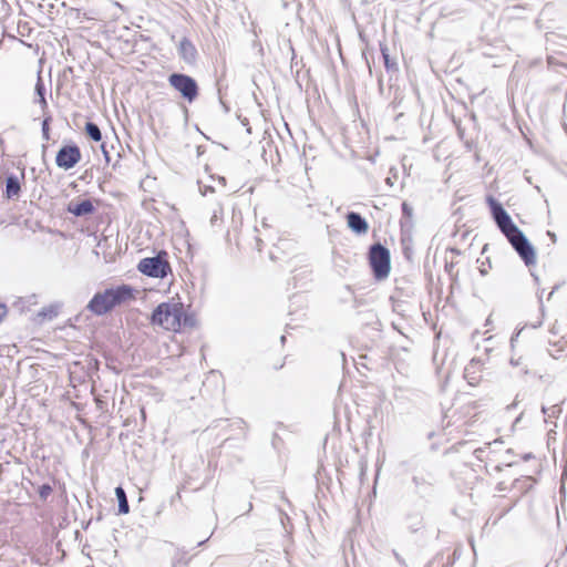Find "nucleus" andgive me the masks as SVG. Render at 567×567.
Returning <instances> with one entry per match:
<instances>
[{
  "mask_svg": "<svg viewBox=\"0 0 567 567\" xmlns=\"http://www.w3.org/2000/svg\"><path fill=\"white\" fill-rule=\"evenodd\" d=\"M381 52H382V56L384 59V64H385V68L388 70H390L391 68H393L395 65V63H392L389 59V54H388V49H381Z\"/></svg>",
  "mask_w": 567,
  "mask_h": 567,
  "instance_id": "nucleus-23",
  "label": "nucleus"
},
{
  "mask_svg": "<svg viewBox=\"0 0 567 567\" xmlns=\"http://www.w3.org/2000/svg\"><path fill=\"white\" fill-rule=\"evenodd\" d=\"M221 208L215 209L212 217L210 224L214 226L220 219Z\"/></svg>",
  "mask_w": 567,
  "mask_h": 567,
  "instance_id": "nucleus-25",
  "label": "nucleus"
},
{
  "mask_svg": "<svg viewBox=\"0 0 567 567\" xmlns=\"http://www.w3.org/2000/svg\"><path fill=\"white\" fill-rule=\"evenodd\" d=\"M207 540H208V539H205V540H203V542H199V543H198V546H202V545H203V544H205Z\"/></svg>",
  "mask_w": 567,
  "mask_h": 567,
  "instance_id": "nucleus-37",
  "label": "nucleus"
},
{
  "mask_svg": "<svg viewBox=\"0 0 567 567\" xmlns=\"http://www.w3.org/2000/svg\"><path fill=\"white\" fill-rule=\"evenodd\" d=\"M514 250L526 266L536 264V252L525 234L516 226L507 234H504Z\"/></svg>",
  "mask_w": 567,
  "mask_h": 567,
  "instance_id": "nucleus-3",
  "label": "nucleus"
},
{
  "mask_svg": "<svg viewBox=\"0 0 567 567\" xmlns=\"http://www.w3.org/2000/svg\"><path fill=\"white\" fill-rule=\"evenodd\" d=\"M21 185L19 178L11 174L6 179V196L8 199L17 198L20 194Z\"/></svg>",
  "mask_w": 567,
  "mask_h": 567,
  "instance_id": "nucleus-14",
  "label": "nucleus"
},
{
  "mask_svg": "<svg viewBox=\"0 0 567 567\" xmlns=\"http://www.w3.org/2000/svg\"><path fill=\"white\" fill-rule=\"evenodd\" d=\"M52 491V486L48 483L41 485L38 489L39 496L42 501H47V498L51 495Z\"/></svg>",
  "mask_w": 567,
  "mask_h": 567,
  "instance_id": "nucleus-21",
  "label": "nucleus"
},
{
  "mask_svg": "<svg viewBox=\"0 0 567 567\" xmlns=\"http://www.w3.org/2000/svg\"><path fill=\"white\" fill-rule=\"evenodd\" d=\"M509 363L513 367H519L520 368V372L523 374H527L528 373V365L525 363V360H524L523 357H518V358L512 357L511 360H509Z\"/></svg>",
  "mask_w": 567,
  "mask_h": 567,
  "instance_id": "nucleus-18",
  "label": "nucleus"
},
{
  "mask_svg": "<svg viewBox=\"0 0 567 567\" xmlns=\"http://www.w3.org/2000/svg\"><path fill=\"white\" fill-rule=\"evenodd\" d=\"M133 298V288L122 285L116 288L105 289L97 292L90 300L87 308L95 315L102 316L111 311L115 306Z\"/></svg>",
  "mask_w": 567,
  "mask_h": 567,
  "instance_id": "nucleus-1",
  "label": "nucleus"
},
{
  "mask_svg": "<svg viewBox=\"0 0 567 567\" xmlns=\"http://www.w3.org/2000/svg\"><path fill=\"white\" fill-rule=\"evenodd\" d=\"M280 341H281V343H285V341H286V337H285V336H281Z\"/></svg>",
  "mask_w": 567,
  "mask_h": 567,
  "instance_id": "nucleus-35",
  "label": "nucleus"
},
{
  "mask_svg": "<svg viewBox=\"0 0 567 567\" xmlns=\"http://www.w3.org/2000/svg\"><path fill=\"white\" fill-rule=\"evenodd\" d=\"M50 315V318H52V316H55V312H53V310H50V311H47V316Z\"/></svg>",
  "mask_w": 567,
  "mask_h": 567,
  "instance_id": "nucleus-32",
  "label": "nucleus"
},
{
  "mask_svg": "<svg viewBox=\"0 0 567 567\" xmlns=\"http://www.w3.org/2000/svg\"><path fill=\"white\" fill-rule=\"evenodd\" d=\"M115 496H116L117 503H118V513L127 514L130 512V505H128V501L126 497V493L123 489V487L117 486L115 488Z\"/></svg>",
  "mask_w": 567,
  "mask_h": 567,
  "instance_id": "nucleus-15",
  "label": "nucleus"
},
{
  "mask_svg": "<svg viewBox=\"0 0 567 567\" xmlns=\"http://www.w3.org/2000/svg\"><path fill=\"white\" fill-rule=\"evenodd\" d=\"M556 289H557V287H554V289L549 292L547 300H549L551 298V296L554 295Z\"/></svg>",
  "mask_w": 567,
  "mask_h": 567,
  "instance_id": "nucleus-31",
  "label": "nucleus"
},
{
  "mask_svg": "<svg viewBox=\"0 0 567 567\" xmlns=\"http://www.w3.org/2000/svg\"><path fill=\"white\" fill-rule=\"evenodd\" d=\"M481 361L477 359H472L470 363L464 369V378L467 380L468 384L474 386L478 384L481 377L478 372L481 370Z\"/></svg>",
  "mask_w": 567,
  "mask_h": 567,
  "instance_id": "nucleus-12",
  "label": "nucleus"
},
{
  "mask_svg": "<svg viewBox=\"0 0 567 567\" xmlns=\"http://www.w3.org/2000/svg\"><path fill=\"white\" fill-rule=\"evenodd\" d=\"M486 200L489 206L492 217L503 235L507 234L511 229L516 227L512 220V217L497 199H495L493 196H487Z\"/></svg>",
  "mask_w": 567,
  "mask_h": 567,
  "instance_id": "nucleus-7",
  "label": "nucleus"
},
{
  "mask_svg": "<svg viewBox=\"0 0 567 567\" xmlns=\"http://www.w3.org/2000/svg\"><path fill=\"white\" fill-rule=\"evenodd\" d=\"M207 192H214L213 187H206V189L203 192L204 195H206Z\"/></svg>",
  "mask_w": 567,
  "mask_h": 567,
  "instance_id": "nucleus-30",
  "label": "nucleus"
},
{
  "mask_svg": "<svg viewBox=\"0 0 567 567\" xmlns=\"http://www.w3.org/2000/svg\"><path fill=\"white\" fill-rule=\"evenodd\" d=\"M169 85L176 90L184 100L192 103L198 96V85L195 79L184 73H172L168 76Z\"/></svg>",
  "mask_w": 567,
  "mask_h": 567,
  "instance_id": "nucleus-5",
  "label": "nucleus"
},
{
  "mask_svg": "<svg viewBox=\"0 0 567 567\" xmlns=\"http://www.w3.org/2000/svg\"><path fill=\"white\" fill-rule=\"evenodd\" d=\"M35 92L39 95V102H40L41 106L43 109L47 107L48 103H47V100H45V96H44L45 87H44V84L42 83V80L40 78L38 79V82L35 84Z\"/></svg>",
  "mask_w": 567,
  "mask_h": 567,
  "instance_id": "nucleus-17",
  "label": "nucleus"
},
{
  "mask_svg": "<svg viewBox=\"0 0 567 567\" xmlns=\"http://www.w3.org/2000/svg\"><path fill=\"white\" fill-rule=\"evenodd\" d=\"M183 303L162 302L153 311L151 322L168 331H178L182 328Z\"/></svg>",
  "mask_w": 567,
  "mask_h": 567,
  "instance_id": "nucleus-2",
  "label": "nucleus"
},
{
  "mask_svg": "<svg viewBox=\"0 0 567 567\" xmlns=\"http://www.w3.org/2000/svg\"><path fill=\"white\" fill-rule=\"evenodd\" d=\"M402 213L405 217H412L413 208L408 203H402Z\"/></svg>",
  "mask_w": 567,
  "mask_h": 567,
  "instance_id": "nucleus-24",
  "label": "nucleus"
},
{
  "mask_svg": "<svg viewBox=\"0 0 567 567\" xmlns=\"http://www.w3.org/2000/svg\"><path fill=\"white\" fill-rule=\"evenodd\" d=\"M560 408L557 404L551 405L550 408L543 406L542 412L545 416L555 417L560 413Z\"/></svg>",
  "mask_w": 567,
  "mask_h": 567,
  "instance_id": "nucleus-20",
  "label": "nucleus"
},
{
  "mask_svg": "<svg viewBox=\"0 0 567 567\" xmlns=\"http://www.w3.org/2000/svg\"><path fill=\"white\" fill-rule=\"evenodd\" d=\"M412 481L416 487H419L420 485H422L424 483L423 480L417 476H414Z\"/></svg>",
  "mask_w": 567,
  "mask_h": 567,
  "instance_id": "nucleus-28",
  "label": "nucleus"
},
{
  "mask_svg": "<svg viewBox=\"0 0 567 567\" xmlns=\"http://www.w3.org/2000/svg\"><path fill=\"white\" fill-rule=\"evenodd\" d=\"M410 520L409 528L412 532H417L422 527V517L420 515H411L408 517Z\"/></svg>",
  "mask_w": 567,
  "mask_h": 567,
  "instance_id": "nucleus-19",
  "label": "nucleus"
},
{
  "mask_svg": "<svg viewBox=\"0 0 567 567\" xmlns=\"http://www.w3.org/2000/svg\"><path fill=\"white\" fill-rule=\"evenodd\" d=\"M514 406H516V403H515V402H514V403H512L511 405H508V406H507V409H511V408H514Z\"/></svg>",
  "mask_w": 567,
  "mask_h": 567,
  "instance_id": "nucleus-36",
  "label": "nucleus"
},
{
  "mask_svg": "<svg viewBox=\"0 0 567 567\" xmlns=\"http://www.w3.org/2000/svg\"><path fill=\"white\" fill-rule=\"evenodd\" d=\"M347 223L348 227L358 235L365 234L369 229L365 218L355 212H349L347 214Z\"/></svg>",
  "mask_w": 567,
  "mask_h": 567,
  "instance_id": "nucleus-10",
  "label": "nucleus"
},
{
  "mask_svg": "<svg viewBox=\"0 0 567 567\" xmlns=\"http://www.w3.org/2000/svg\"><path fill=\"white\" fill-rule=\"evenodd\" d=\"M50 315V318H52V316H55V312H53V310H50V311H47V316Z\"/></svg>",
  "mask_w": 567,
  "mask_h": 567,
  "instance_id": "nucleus-33",
  "label": "nucleus"
},
{
  "mask_svg": "<svg viewBox=\"0 0 567 567\" xmlns=\"http://www.w3.org/2000/svg\"><path fill=\"white\" fill-rule=\"evenodd\" d=\"M40 316L47 317V310H45V309H43V310L40 312Z\"/></svg>",
  "mask_w": 567,
  "mask_h": 567,
  "instance_id": "nucleus-34",
  "label": "nucleus"
},
{
  "mask_svg": "<svg viewBox=\"0 0 567 567\" xmlns=\"http://www.w3.org/2000/svg\"><path fill=\"white\" fill-rule=\"evenodd\" d=\"M542 295L538 296V299H539V317L536 321H533L530 323H526L524 326H522L520 328H517L516 329V332L512 336L511 338V344L512 347H514V343L517 341L518 337L522 334V332L527 328V327H530L532 329H536L538 327L542 326L543 323V319H544V316H545V307H544V303H543V299H542Z\"/></svg>",
  "mask_w": 567,
  "mask_h": 567,
  "instance_id": "nucleus-13",
  "label": "nucleus"
},
{
  "mask_svg": "<svg viewBox=\"0 0 567 567\" xmlns=\"http://www.w3.org/2000/svg\"><path fill=\"white\" fill-rule=\"evenodd\" d=\"M178 55L179 58L186 63V64H194L197 59V50L193 42L188 38H183L179 41L178 48Z\"/></svg>",
  "mask_w": 567,
  "mask_h": 567,
  "instance_id": "nucleus-9",
  "label": "nucleus"
},
{
  "mask_svg": "<svg viewBox=\"0 0 567 567\" xmlns=\"http://www.w3.org/2000/svg\"><path fill=\"white\" fill-rule=\"evenodd\" d=\"M81 151L76 144H69L62 146L55 156V164L58 167L65 171L73 168L81 161Z\"/></svg>",
  "mask_w": 567,
  "mask_h": 567,
  "instance_id": "nucleus-8",
  "label": "nucleus"
},
{
  "mask_svg": "<svg viewBox=\"0 0 567 567\" xmlns=\"http://www.w3.org/2000/svg\"><path fill=\"white\" fill-rule=\"evenodd\" d=\"M85 134L94 142L102 140V133L97 124L93 122H86L84 127Z\"/></svg>",
  "mask_w": 567,
  "mask_h": 567,
  "instance_id": "nucleus-16",
  "label": "nucleus"
},
{
  "mask_svg": "<svg viewBox=\"0 0 567 567\" xmlns=\"http://www.w3.org/2000/svg\"><path fill=\"white\" fill-rule=\"evenodd\" d=\"M369 264L377 279L386 278L391 269L389 249L380 243L373 244L369 249Z\"/></svg>",
  "mask_w": 567,
  "mask_h": 567,
  "instance_id": "nucleus-4",
  "label": "nucleus"
},
{
  "mask_svg": "<svg viewBox=\"0 0 567 567\" xmlns=\"http://www.w3.org/2000/svg\"><path fill=\"white\" fill-rule=\"evenodd\" d=\"M235 424H237V425H239V426H240V425H243V424H244V421H243L241 419H237V420L235 421Z\"/></svg>",
  "mask_w": 567,
  "mask_h": 567,
  "instance_id": "nucleus-29",
  "label": "nucleus"
},
{
  "mask_svg": "<svg viewBox=\"0 0 567 567\" xmlns=\"http://www.w3.org/2000/svg\"><path fill=\"white\" fill-rule=\"evenodd\" d=\"M101 148H102V151H103V155H104V157H105V161L109 163V162H110V154H109V152L106 151L105 145H104V144H102Z\"/></svg>",
  "mask_w": 567,
  "mask_h": 567,
  "instance_id": "nucleus-27",
  "label": "nucleus"
},
{
  "mask_svg": "<svg viewBox=\"0 0 567 567\" xmlns=\"http://www.w3.org/2000/svg\"><path fill=\"white\" fill-rule=\"evenodd\" d=\"M50 121H51V117L48 116L42 122V137L45 141L50 140Z\"/></svg>",
  "mask_w": 567,
  "mask_h": 567,
  "instance_id": "nucleus-22",
  "label": "nucleus"
},
{
  "mask_svg": "<svg viewBox=\"0 0 567 567\" xmlns=\"http://www.w3.org/2000/svg\"><path fill=\"white\" fill-rule=\"evenodd\" d=\"M137 269L145 276L153 278H164L167 276L168 271L171 270V267L165 259H162L159 256H156L143 258L138 262Z\"/></svg>",
  "mask_w": 567,
  "mask_h": 567,
  "instance_id": "nucleus-6",
  "label": "nucleus"
},
{
  "mask_svg": "<svg viewBox=\"0 0 567 567\" xmlns=\"http://www.w3.org/2000/svg\"><path fill=\"white\" fill-rule=\"evenodd\" d=\"M183 326H185V327L186 326H193V319L190 317H188V316H185L184 313H183V317H182V327Z\"/></svg>",
  "mask_w": 567,
  "mask_h": 567,
  "instance_id": "nucleus-26",
  "label": "nucleus"
},
{
  "mask_svg": "<svg viewBox=\"0 0 567 567\" xmlns=\"http://www.w3.org/2000/svg\"><path fill=\"white\" fill-rule=\"evenodd\" d=\"M94 205L90 199H83L78 203H70L68 210L76 217L86 216L94 212Z\"/></svg>",
  "mask_w": 567,
  "mask_h": 567,
  "instance_id": "nucleus-11",
  "label": "nucleus"
}]
</instances>
